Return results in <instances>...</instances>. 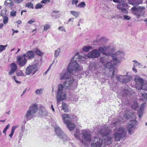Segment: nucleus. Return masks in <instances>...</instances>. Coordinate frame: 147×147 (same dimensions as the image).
Returning a JSON list of instances; mask_svg holds the SVG:
<instances>
[{
  "instance_id": "obj_1",
  "label": "nucleus",
  "mask_w": 147,
  "mask_h": 147,
  "mask_svg": "<svg viewBox=\"0 0 147 147\" xmlns=\"http://www.w3.org/2000/svg\"><path fill=\"white\" fill-rule=\"evenodd\" d=\"M114 130L113 136L111 130L109 127H105L102 128L99 133L104 140L96 137L92 138L90 132L86 130H82L80 133V130L77 129L74 135L75 137L82 144V147H89L88 144L91 142V147H100L103 144L105 145L110 144L113 137L115 141H118L123 139L126 135L127 131L124 127L116 128Z\"/></svg>"
},
{
  "instance_id": "obj_2",
  "label": "nucleus",
  "mask_w": 147,
  "mask_h": 147,
  "mask_svg": "<svg viewBox=\"0 0 147 147\" xmlns=\"http://www.w3.org/2000/svg\"><path fill=\"white\" fill-rule=\"evenodd\" d=\"M74 74H72L67 69V71H62L59 74V78L61 80H65L63 83L64 85L69 89H73V84L74 81Z\"/></svg>"
},
{
  "instance_id": "obj_3",
  "label": "nucleus",
  "mask_w": 147,
  "mask_h": 147,
  "mask_svg": "<svg viewBox=\"0 0 147 147\" xmlns=\"http://www.w3.org/2000/svg\"><path fill=\"white\" fill-rule=\"evenodd\" d=\"M38 109V106L36 104H32L30 106L24 116L26 121L30 120L34 117Z\"/></svg>"
},
{
  "instance_id": "obj_4",
  "label": "nucleus",
  "mask_w": 147,
  "mask_h": 147,
  "mask_svg": "<svg viewBox=\"0 0 147 147\" xmlns=\"http://www.w3.org/2000/svg\"><path fill=\"white\" fill-rule=\"evenodd\" d=\"M55 131L56 135L62 140L64 144H66L69 142V138L58 125H56L55 126Z\"/></svg>"
},
{
  "instance_id": "obj_5",
  "label": "nucleus",
  "mask_w": 147,
  "mask_h": 147,
  "mask_svg": "<svg viewBox=\"0 0 147 147\" xmlns=\"http://www.w3.org/2000/svg\"><path fill=\"white\" fill-rule=\"evenodd\" d=\"M63 88L62 84H60L58 85V92L56 96L57 103H59L62 100L65 99L66 98V92Z\"/></svg>"
},
{
  "instance_id": "obj_6",
  "label": "nucleus",
  "mask_w": 147,
  "mask_h": 147,
  "mask_svg": "<svg viewBox=\"0 0 147 147\" xmlns=\"http://www.w3.org/2000/svg\"><path fill=\"white\" fill-rule=\"evenodd\" d=\"M70 116V115L67 114H64L62 115L64 123L67 125L69 130L71 131L74 129L75 125L74 123L70 122L69 120L71 119Z\"/></svg>"
},
{
  "instance_id": "obj_7",
  "label": "nucleus",
  "mask_w": 147,
  "mask_h": 147,
  "mask_svg": "<svg viewBox=\"0 0 147 147\" xmlns=\"http://www.w3.org/2000/svg\"><path fill=\"white\" fill-rule=\"evenodd\" d=\"M124 56V52L120 51H118L112 55V57L115 65L121 63L123 58Z\"/></svg>"
},
{
  "instance_id": "obj_8",
  "label": "nucleus",
  "mask_w": 147,
  "mask_h": 147,
  "mask_svg": "<svg viewBox=\"0 0 147 147\" xmlns=\"http://www.w3.org/2000/svg\"><path fill=\"white\" fill-rule=\"evenodd\" d=\"M74 59V58L71 59V63L69 64L67 68V69L71 73L74 74L76 71L81 70V69L79 65L77 63L76 61H73Z\"/></svg>"
},
{
  "instance_id": "obj_9",
  "label": "nucleus",
  "mask_w": 147,
  "mask_h": 147,
  "mask_svg": "<svg viewBox=\"0 0 147 147\" xmlns=\"http://www.w3.org/2000/svg\"><path fill=\"white\" fill-rule=\"evenodd\" d=\"M143 90L147 91V83H144L141 89L140 90L139 92H140L138 93V94L142 97V98L139 100L140 102L141 100H144L145 102L147 100V94L143 91Z\"/></svg>"
},
{
  "instance_id": "obj_10",
  "label": "nucleus",
  "mask_w": 147,
  "mask_h": 147,
  "mask_svg": "<svg viewBox=\"0 0 147 147\" xmlns=\"http://www.w3.org/2000/svg\"><path fill=\"white\" fill-rule=\"evenodd\" d=\"M144 9L145 7H134L132 8L131 10L133 13L136 16L137 18H139L144 13Z\"/></svg>"
},
{
  "instance_id": "obj_11",
  "label": "nucleus",
  "mask_w": 147,
  "mask_h": 147,
  "mask_svg": "<svg viewBox=\"0 0 147 147\" xmlns=\"http://www.w3.org/2000/svg\"><path fill=\"white\" fill-rule=\"evenodd\" d=\"M38 71L36 64L29 65L27 67L25 70V73L27 75L32 74L34 75Z\"/></svg>"
},
{
  "instance_id": "obj_12",
  "label": "nucleus",
  "mask_w": 147,
  "mask_h": 147,
  "mask_svg": "<svg viewBox=\"0 0 147 147\" xmlns=\"http://www.w3.org/2000/svg\"><path fill=\"white\" fill-rule=\"evenodd\" d=\"M132 78L131 76L127 75H120L116 77V79L118 81L124 83L128 82L131 80Z\"/></svg>"
},
{
  "instance_id": "obj_13",
  "label": "nucleus",
  "mask_w": 147,
  "mask_h": 147,
  "mask_svg": "<svg viewBox=\"0 0 147 147\" xmlns=\"http://www.w3.org/2000/svg\"><path fill=\"white\" fill-rule=\"evenodd\" d=\"M134 81L135 82V88L139 92L142 85L144 83V80L140 76L136 75Z\"/></svg>"
},
{
  "instance_id": "obj_14",
  "label": "nucleus",
  "mask_w": 147,
  "mask_h": 147,
  "mask_svg": "<svg viewBox=\"0 0 147 147\" xmlns=\"http://www.w3.org/2000/svg\"><path fill=\"white\" fill-rule=\"evenodd\" d=\"M136 125V121L135 119L130 120L127 126V129L129 133L131 134L134 132V130L135 129Z\"/></svg>"
},
{
  "instance_id": "obj_15",
  "label": "nucleus",
  "mask_w": 147,
  "mask_h": 147,
  "mask_svg": "<svg viewBox=\"0 0 147 147\" xmlns=\"http://www.w3.org/2000/svg\"><path fill=\"white\" fill-rule=\"evenodd\" d=\"M114 62L113 60H111L110 61L107 62L104 65L105 66L109 69H112L113 71H111L110 72V76L113 77L115 75V67Z\"/></svg>"
},
{
  "instance_id": "obj_16",
  "label": "nucleus",
  "mask_w": 147,
  "mask_h": 147,
  "mask_svg": "<svg viewBox=\"0 0 147 147\" xmlns=\"http://www.w3.org/2000/svg\"><path fill=\"white\" fill-rule=\"evenodd\" d=\"M27 62V60L23 55L19 56L17 58V63L20 67H22Z\"/></svg>"
},
{
  "instance_id": "obj_17",
  "label": "nucleus",
  "mask_w": 147,
  "mask_h": 147,
  "mask_svg": "<svg viewBox=\"0 0 147 147\" xmlns=\"http://www.w3.org/2000/svg\"><path fill=\"white\" fill-rule=\"evenodd\" d=\"M100 52L96 49L93 50L90 52L88 54V57L89 58H96L100 56Z\"/></svg>"
},
{
  "instance_id": "obj_18",
  "label": "nucleus",
  "mask_w": 147,
  "mask_h": 147,
  "mask_svg": "<svg viewBox=\"0 0 147 147\" xmlns=\"http://www.w3.org/2000/svg\"><path fill=\"white\" fill-rule=\"evenodd\" d=\"M40 115L42 117H44L48 115L49 113L44 106L40 105Z\"/></svg>"
},
{
  "instance_id": "obj_19",
  "label": "nucleus",
  "mask_w": 147,
  "mask_h": 147,
  "mask_svg": "<svg viewBox=\"0 0 147 147\" xmlns=\"http://www.w3.org/2000/svg\"><path fill=\"white\" fill-rule=\"evenodd\" d=\"M123 93L124 95H132L134 92L132 89L129 87H126L123 91Z\"/></svg>"
},
{
  "instance_id": "obj_20",
  "label": "nucleus",
  "mask_w": 147,
  "mask_h": 147,
  "mask_svg": "<svg viewBox=\"0 0 147 147\" xmlns=\"http://www.w3.org/2000/svg\"><path fill=\"white\" fill-rule=\"evenodd\" d=\"M23 55L25 57H26L29 59L34 58V53L32 51H28L26 53L23 54Z\"/></svg>"
},
{
  "instance_id": "obj_21",
  "label": "nucleus",
  "mask_w": 147,
  "mask_h": 147,
  "mask_svg": "<svg viewBox=\"0 0 147 147\" xmlns=\"http://www.w3.org/2000/svg\"><path fill=\"white\" fill-rule=\"evenodd\" d=\"M10 68V71L9 72V74L10 75H11L16 71L17 68V67L15 63H13L11 64Z\"/></svg>"
},
{
  "instance_id": "obj_22",
  "label": "nucleus",
  "mask_w": 147,
  "mask_h": 147,
  "mask_svg": "<svg viewBox=\"0 0 147 147\" xmlns=\"http://www.w3.org/2000/svg\"><path fill=\"white\" fill-rule=\"evenodd\" d=\"M109 59V56L108 55H105L100 58V62L104 65Z\"/></svg>"
},
{
  "instance_id": "obj_23",
  "label": "nucleus",
  "mask_w": 147,
  "mask_h": 147,
  "mask_svg": "<svg viewBox=\"0 0 147 147\" xmlns=\"http://www.w3.org/2000/svg\"><path fill=\"white\" fill-rule=\"evenodd\" d=\"M142 2L141 0H132V1H129L128 3L133 5H137L140 4Z\"/></svg>"
},
{
  "instance_id": "obj_24",
  "label": "nucleus",
  "mask_w": 147,
  "mask_h": 147,
  "mask_svg": "<svg viewBox=\"0 0 147 147\" xmlns=\"http://www.w3.org/2000/svg\"><path fill=\"white\" fill-rule=\"evenodd\" d=\"M107 48L105 50L106 55H108L109 56L111 52L113 51V48L111 47H105Z\"/></svg>"
},
{
  "instance_id": "obj_25",
  "label": "nucleus",
  "mask_w": 147,
  "mask_h": 147,
  "mask_svg": "<svg viewBox=\"0 0 147 147\" xmlns=\"http://www.w3.org/2000/svg\"><path fill=\"white\" fill-rule=\"evenodd\" d=\"M19 126L18 125H16L15 126H13L12 127L11 129V134L9 135V136L11 138H12L13 136V134L14 131H15V129L18 127Z\"/></svg>"
},
{
  "instance_id": "obj_26",
  "label": "nucleus",
  "mask_w": 147,
  "mask_h": 147,
  "mask_svg": "<svg viewBox=\"0 0 147 147\" xmlns=\"http://www.w3.org/2000/svg\"><path fill=\"white\" fill-rule=\"evenodd\" d=\"M117 8L119 9H121V11L123 12L126 13L127 11L125 8H123L124 6L123 4H119L117 6Z\"/></svg>"
},
{
  "instance_id": "obj_27",
  "label": "nucleus",
  "mask_w": 147,
  "mask_h": 147,
  "mask_svg": "<svg viewBox=\"0 0 147 147\" xmlns=\"http://www.w3.org/2000/svg\"><path fill=\"white\" fill-rule=\"evenodd\" d=\"M71 14L74 16L75 18H78L80 12L75 11H70Z\"/></svg>"
},
{
  "instance_id": "obj_28",
  "label": "nucleus",
  "mask_w": 147,
  "mask_h": 147,
  "mask_svg": "<svg viewBox=\"0 0 147 147\" xmlns=\"http://www.w3.org/2000/svg\"><path fill=\"white\" fill-rule=\"evenodd\" d=\"M62 110L64 111V112H68L69 111L67 105L64 103H63L62 105Z\"/></svg>"
},
{
  "instance_id": "obj_29",
  "label": "nucleus",
  "mask_w": 147,
  "mask_h": 147,
  "mask_svg": "<svg viewBox=\"0 0 147 147\" xmlns=\"http://www.w3.org/2000/svg\"><path fill=\"white\" fill-rule=\"evenodd\" d=\"M44 89L42 88H40L38 89L35 91V94L37 95H41L43 93V91Z\"/></svg>"
},
{
  "instance_id": "obj_30",
  "label": "nucleus",
  "mask_w": 147,
  "mask_h": 147,
  "mask_svg": "<svg viewBox=\"0 0 147 147\" xmlns=\"http://www.w3.org/2000/svg\"><path fill=\"white\" fill-rule=\"evenodd\" d=\"M106 49L105 48V47H100L99 48L98 51L105 55H106V53L105 51Z\"/></svg>"
},
{
  "instance_id": "obj_31",
  "label": "nucleus",
  "mask_w": 147,
  "mask_h": 147,
  "mask_svg": "<svg viewBox=\"0 0 147 147\" xmlns=\"http://www.w3.org/2000/svg\"><path fill=\"white\" fill-rule=\"evenodd\" d=\"M92 46H84L82 48V50L85 52H88L90 50L92 49Z\"/></svg>"
},
{
  "instance_id": "obj_32",
  "label": "nucleus",
  "mask_w": 147,
  "mask_h": 147,
  "mask_svg": "<svg viewBox=\"0 0 147 147\" xmlns=\"http://www.w3.org/2000/svg\"><path fill=\"white\" fill-rule=\"evenodd\" d=\"M95 64L94 63H91L89 67V69L91 71L95 70L96 69Z\"/></svg>"
},
{
  "instance_id": "obj_33",
  "label": "nucleus",
  "mask_w": 147,
  "mask_h": 147,
  "mask_svg": "<svg viewBox=\"0 0 147 147\" xmlns=\"http://www.w3.org/2000/svg\"><path fill=\"white\" fill-rule=\"evenodd\" d=\"M61 51V49L59 48L55 50L54 51V56L55 57H57L59 55Z\"/></svg>"
},
{
  "instance_id": "obj_34",
  "label": "nucleus",
  "mask_w": 147,
  "mask_h": 147,
  "mask_svg": "<svg viewBox=\"0 0 147 147\" xmlns=\"http://www.w3.org/2000/svg\"><path fill=\"white\" fill-rule=\"evenodd\" d=\"M7 10L5 8L4 9H3L1 10V16L3 17L6 16V12Z\"/></svg>"
},
{
  "instance_id": "obj_35",
  "label": "nucleus",
  "mask_w": 147,
  "mask_h": 147,
  "mask_svg": "<svg viewBox=\"0 0 147 147\" xmlns=\"http://www.w3.org/2000/svg\"><path fill=\"white\" fill-rule=\"evenodd\" d=\"M17 76H25V74L23 73L22 71H18L16 72Z\"/></svg>"
},
{
  "instance_id": "obj_36",
  "label": "nucleus",
  "mask_w": 147,
  "mask_h": 147,
  "mask_svg": "<svg viewBox=\"0 0 147 147\" xmlns=\"http://www.w3.org/2000/svg\"><path fill=\"white\" fill-rule=\"evenodd\" d=\"M132 61L134 63L133 64V66H134L136 67L138 65H140L141 66H142L141 63L138 62L137 61L135 60H133Z\"/></svg>"
},
{
  "instance_id": "obj_37",
  "label": "nucleus",
  "mask_w": 147,
  "mask_h": 147,
  "mask_svg": "<svg viewBox=\"0 0 147 147\" xmlns=\"http://www.w3.org/2000/svg\"><path fill=\"white\" fill-rule=\"evenodd\" d=\"M7 46V45H0V52H1L2 51L5 50L6 49V48Z\"/></svg>"
},
{
  "instance_id": "obj_38",
  "label": "nucleus",
  "mask_w": 147,
  "mask_h": 147,
  "mask_svg": "<svg viewBox=\"0 0 147 147\" xmlns=\"http://www.w3.org/2000/svg\"><path fill=\"white\" fill-rule=\"evenodd\" d=\"M86 5V4L85 2L84 1L81 2L80 3H79L77 6V7H80L81 8L84 7Z\"/></svg>"
},
{
  "instance_id": "obj_39",
  "label": "nucleus",
  "mask_w": 147,
  "mask_h": 147,
  "mask_svg": "<svg viewBox=\"0 0 147 147\" xmlns=\"http://www.w3.org/2000/svg\"><path fill=\"white\" fill-rule=\"evenodd\" d=\"M3 23L4 24H7L8 22L9 18L8 17L6 16L3 17Z\"/></svg>"
},
{
  "instance_id": "obj_40",
  "label": "nucleus",
  "mask_w": 147,
  "mask_h": 147,
  "mask_svg": "<svg viewBox=\"0 0 147 147\" xmlns=\"http://www.w3.org/2000/svg\"><path fill=\"white\" fill-rule=\"evenodd\" d=\"M43 7V5L40 3L36 4L35 7L36 9H41Z\"/></svg>"
},
{
  "instance_id": "obj_41",
  "label": "nucleus",
  "mask_w": 147,
  "mask_h": 147,
  "mask_svg": "<svg viewBox=\"0 0 147 147\" xmlns=\"http://www.w3.org/2000/svg\"><path fill=\"white\" fill-rule=\"evenodd\" d=\"M78 2V0H71L72 4L73 5H75L77 7L78 5L77 3Z\"/></svg>"
},
{
  "instance_id": "obj_42",
  "label": "nucleus",
  "mask_w": 147,
  "mask_h": 147,
  "mask_svg": "<svg viewBox=\"0 0 147 147\" xmlns=\"http://www.w3.org/2000/svg\"><path fill=\"white\" fill-rule=\"evenodd\" d=\"M35 52L36 54L39 56H41L43 54L38 49H36Z\"/></svg>"
},
{
  "instance_id": "obj_43",
  "label": "nucleus",
  "mask_w": 147,
  "mask_h": 147,
  "mask_svg": "<svg viewBox=\"0 0 147 147\" xmlns=\"http://www.w3.org/2000/svg\"><path fill=\"white\" fill-rule=\"evenodd\" d=\"M16 11L13 10L10 12V15L13 17H15L16 16Z\"/></svg>"
},
{
  "instance_id": "obj_44",
  "label": "nucleus",
  "mask_w": 147,
  "mask_h": 147,
  "mask_svg": "<svg viewBox=\"0 0 147 147\" xmlns=\"http://www.w3.org/2000/svg\"><path fill=\"white\" fill-rule=\"evenodd\" d=\"M26 5L27 7L32 9L33 8V4L31 2L26 3Z\"/></svg>"
},
{
  "instance_id": "obj_45",
  "label": "nucleus",
  "mask_w": 147,
  "mask_h": 147,
  "mask_svg": "<svg viewBox=\"0 0 147 147\" xmlns=\"http://www.w3.org/2000/svg\"><path fill=\"white\" fill-rule=\"evenodd\" d=\"M143 113V109H140V110L138 112L139 117L140 118H141L142 117V115Z\"/></svg>"
},
{
  "instance_id": "obj_46",
  "label": "nucleus",
  "mask_w": 147,
  "mask_h": 147,
  "mask_svg": "<svg viewBox=\"0 0 147 147\" xmlns=\"http://www.w3.org/2000/svg\"><path fill=\"white\" fill-rule=\"evenodd\" d=\"M9 126L10 125L9 124H8L4 129L3 130V133H5V134L6 131L9 128Z\"/></svg>"
},
{
  "instance_id": "obj_47",
  "label": "nucleus",
  "mask_w": 147,
  "mask_h": 147,
  "mask_svg": "<svg viewBox=\"0 0 147 147\" xmlns=\"http://www.w3.org/2000/svg\"><path fill=\"white\" fill-rule=\"evenodd\" d=\"M51 28V26L48 24L46 25L44 27V30L46 31Z\"/></svg>"
},
{
  "instance_id": "obj_48",
  "label": "nucleus",
  "mask_w": 147,
  "mask_h": 147,
  "mask_svg": "<svg viewBox=\"0 0 147 147\" xmlns=\"http://www.w3.org/2000/svg\"><path fill=\"white\" fill-rule=\"evenodd\" d=\"M11 2L10 0H6L4 2V5L6 6H8V4H11Z\"/></svg>"
},
{
  "instance_id": "obj_49",
  "label": "nucleus",
  "mask_w": 147,
  "mask_h": 147,
  "mask_svg": "<svg viewBox=\"0 0 147 147\" xmlns=\"http://www.w3.org/2000/svg\"><path fill=\"white\" fill-rule=\"evenodd\" d=\"M58 29L59 30H61L62 31L65 32V29L63 26H61L59 27L58 28Z\"/></svg>"
},
{
  "instance_id": "obj_50",
  "label": "nucleus",
  "mask_w": 147,
  "mask_h": 147,
  "mask_svg": "<svg viewBox=\"0 0 147 147\" xmlns=\"http://www.w3.org/2000/svg\"><path fill=\"white\" fill-rule=\"evenodd\" d=\"M123 17L124 18V20H130L131 18L130 16L127 15H124L123 16Z\"/></svg>"
},
{
  "instance_id": "obj_51",
  "label": "nucleus",
  "mask_w": 147,
  "mask_h": 147,
  "mask_svg": "<svg viewBox=\"0 0 147 147\" xmlns=\"http://www.w3.org/2000/svg\"><path fill=\"white\" fill-rule=\"evenodd\" d=\"M50 0H42L41 1V3L42 4H46L47 2H49Z\"/></svg>"
},
{
  "instance_id": "obj_52",
  "label": "nucleus",
  "mask_w": 147,
  "mask_h": 147,
  "mask_svg": "<svg viewBox=\"0 0 147 147\" xmlns=\"http://www.w3.org/2000/svg\"><path fill=\"white\" fill-rule=\"evenodd\" d=\"M120 123L119 121H117L114 123V125L115 126H116L119 125Z\"/></svg>"
},
{
  "instance_id": "obj_53",
  "label": "nucleus",
  "mask_w": 147,
  "mask_h": 147,
  "mask_svg": "<svg viewBox=\"0 0 147 147\" xmlns=\"http://www.w3.org/2000/svg\"><path fill=\"white\" fill-rule=\"evenodd\" d=\"M23 0H14V3H19L22 2Z\"/></svg>"
},
{
  "instance_id": "obj_54",
  "label": "nucleus",
  "mask_w": 147,
  "mask_h": 147,
  "mask_svg": "<svg viewBox=\"0 0 147 147\" xmlns=\"http://www.w3.org/2000/svg\"><path fill=\"white\" fill-rule=\"evenodd\" d=\"M145 103H144L143 104H142V105L140 106V109H143L144 107L145 106Z\"/></svg>"
},
{
  "instance_id": "obj_55",
  "label": "nucleus",
  "mask_w": 147,
  "mask_h": 147,
  "mask_svg": "<svg viewBox=\"0 0 147 147\" xmlns=\"http://www.w3.org/2000/svg\"><path fill=\"white\" fill-rule=\"evenodd\" d=\"M132 70L134 72L136 73L137 72V70L135 67V66H133V67H132Z\"/></svg>"
},
{
  "instance_id": "obj_56",
  "label": "nucleus",
  "mask_w": 147,
  "mask_h": 147,
  "mask_svg": "<svg viewBox=\"0 0 147 147\" xmlns=\"http://www.w3.org/2000/svg\"><path fill=\"white\" fill-rule=\"evenodd\" d=\"M34 22L35 21H32V20H30L28 22V23L29 24H31L32 23Z\"/></svg>"
},
{
  "instance_id": "obj_57",
  "label": "nucleus",
  "mask_w": 147,
  "mask_h": 147,
  "mask_svg": "<svg viewBox=\"0 0 147 147\" xmlns=\"http://www.w3.org/2000/svg\"><path fill=\"white\" fill-rule=\"evenodd\" d=\"M12 30L13 31V34L15 33H17L18 32V30H14V29H12Z\"/></svg>"
},
{
  "instance_id": "obj_58",
  "label": "nucleus",
  "mask_w": 147,
  "mask_h": 147,
  "mask_svg": "<svg viewBox=\"0 0 147 147\" xmlns=\"http://www.w3.org/2000/svg\"><path fill=\"white\" fill-rule=\"evenodd\" d=\"M74 20V18H71L69 19L68 22H70V21L73 22V20Z\"/></svg>"
},
{
  "instance_id": "obj_59",
  "label": "nucleus",
  "mask_w": 147,
  "mask_h": 147,
  "mask_svg": "<svg viewBox=\"0 0 147 147\" xmlns=\"http://www.w3.org/2000/svg\"><path fill=\"white\" fill-rule=\"evenodd\" d=\"M51 108L52 109V111H53V112H54L55 111V109H54V108L53 107V105H51Z\"/></svg>"
},
{
  "instance_id": "obj_60",
  "label": "nucleus",
  "mask_w": 147,
  "mask_h": 147,
  "mask_svg": "<svg viewBox=\"0 0 147 147\" xmlns=\"http://www.w3.org/2000/svg\"><path fill=\"white\" fill-rule=\"evenodd\" d=\"M115 18H122L120 17L119 15H116L115 17Z\"/></svg>"
},
{
  "instance_id": "obj_61",
  "label": "nucleus",
  "mask_w": 147,
  "mask_h": 147,
  "mask_svg": "<svg viewBox=\"0 0 147 147\" xmlns=\"http://www.w3.org/2000/svg\"><path fill=\"white\" fill-rule=\"evenodd\" d=\"M113 2L115 3H119L120 2L119 0H113Z\"/></svg>"
},
{
  "instance_id": "obj_62",
  "label": "nucleus",
  "mask_w": 147,
  "mask_h": 147,
  "mask_svg": "<svg viewBox=\"0 0 147 147\" xmlns=\"http://www.w3.org/2000/svg\"><path fill=\"white\" fill-rule=\"evenodd\" d=\"M18 23V24H20L22 23V21L20 20H18L17 22Z\"/></svg>"
},
{
  "instance_id": "obj_63",
  "label": "nucleus",
  "mask_w": 147,
  "mask_h": 147,
  "mask_svg": "<svg viewBox=\"0 0 147 147\" xmlns=\"http://www.w3.org/2000/svg\"><path fill=\"white\" fill-rule=\"evenodd\" d=\"M26 89H25L23 91V93H22V94L21 95V96H22L24 94V93H25L26 91Z\"/></svg>"
},
{
  "instance_id": "obj_64",
  "label": "nucleus",
  "mask_w": 147,
  "mask_h": 147,
  "mask_svg": "<svg viewBox=\"0 0 147 147\" xmlns=\"http://www.w3.org/2000/svg\"><path fill=\"white\" fill-rule=\"evenodd\" d=\"M3 24L1 23L0 24V28L3 26Z\"/></svg>"
}]
</instances>
